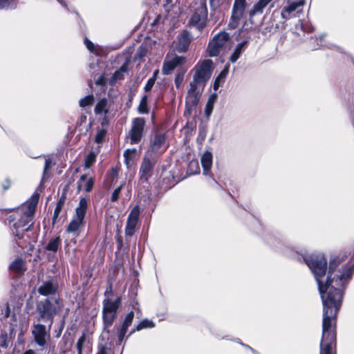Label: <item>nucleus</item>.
Returning a JSON list of instances; mask_svg holds the SVG:
<instances>
[{
  "label": "nucleus",
  "mask_w": 354,
  "mask_h": 354,
  "mask_svg": "<svg viewBox=\"0 0 354 354\" xmlns=\"http://www.w3.org/2000/svg\"><path fill=\"white\" fill-rule=\"evenodd\" d=\"M304 261L314 274L323 304L322 337L320 354H333L336 342V318L344 291L351 279L354 266H340L342 260L330 261L327 276L326 259L322 254L311 255Z\"/></svg>",
  "instance_id": "f257e3e1"
},
{
  "label": "nucleus",
  "mask_w": 354,
  "mask_h": 354,
  "mask_svg": "<svg viewBox=\"0 0 354 354\" xmlns=\"http://www.w3.org/2000/svg\"><path fill=\"white\" fill-rule=\"evenodd\" d=\"M38 200V194L32 195L29 201L23 204L13 215L10 216L11 220L15 221L13 224L15 231L12 233L19 239L24 238L25 232L29 231L32 225L31 223L24 229L26 225L32 222Z\"/></svg>",
  "instance_id": "f03ea898"
},
{
  "label": "nucleus",
  "mask_w": 354,
  "mask_h": 354,
  "mask_svg": "<svg viewBox=\"0 0 354 354\" xmlns=\"http://www.w3.org/2000/svg\"><path fill=\"white\" fill-rule=\"evenodd\" d=\"M63 304L59 296L47 297L37 304L39 314L38 320L49 322V329L53 322V318L58 315L63 308Z\"/></svg>",
  "instance_id": "7ed1b4c3"
},
{
  "label": "nucleus",
  "mask_w": 354,
  "mask_h": 354,
  "mask_svg": "<svg viewBox=\"0 0 354 354\" xmlns=\"http://www.w3.org/2000/svg\"><path fill=\"white\" fill-rule=\"evenodd\" d=\"M87 210V200L84 198L80 199L75 209V215L69 223L66 231L68 233L76 234L79 229L84 225V217Z\"/></svg>",
  "instance_id": "20e7f679"
},
{
  "label": "nucleus",
  "mask_w": 354,
  "mask_h": 354,
  "mask_svg": "<svg viewBox=\"0 0 354 354\" xmlns=\"http://www.w3.org/2000/svg\"><path fill=\"white\" fill-rule=\"evenodd\" d=\"M212 64V62L211 60L206 59L196 66L195 75L193 80L191 82L193 86L196 84L203 86V84L211 76Z\"/></svg>",
  "instance_id": "39448f33"
},
{
  "label": "nucleus",
  "mask_w": 354,
  "mask_h": 354,
  "mask_svg": "<svg viewBox=\"0 0 354 354\" xmlns=\"http://www.w3.org/2000/svg\"><path fill=\"white\" fill-rule=\"evenodd\" d=\"M194 12L190 19L189 23L192 26L196 27L199 30L205 26L207 19V8L206 3L200 1L196 4Z\"/></svg>",
  "instance_id": "423d86ee"
},
{
  "label": "nucleus",
  "mask_w": 354,
  "mask_h": 354,
  "mask_svg": "<svg viewBox=\"0 0 354 354\" xmlns=\"http://www.w3.org/2000/svg\"><path fill=\"white\" fill-rule=\"evenodd\" d=\"M229 41V35L225 32H221L216 35L209 43L208 52L211 57L217 56L225 48Z\"/></svg>",
  "instance_id": "0eeeda50"
},
{
  "label": "nucleus",
  "mask_w": 354,
  "mask_h": 354,
  "mask_svg": "<svg viewBox=\"0 0 354 354\" xmlns=\"http://www.w3.org/2000/svg\"><path fill=\"white\" fill-rule=\"evenodd\" d=\"M32 334L35 342L41 348H44L50 338V335L46 326L39 323L34 324L32 329Z\"/></svg>",
  "instance_id": "6e6552de"
},
{
  "label": "nucleus",
  "mask_w": 354,
  "mask_h": 354,
  "mask_svg": "<svg viewBox=\"0 0 354 354\" xmlns=\"http://www.w3.org/2000/svg\"><path fill=\"white\" fill-rule=\"evenodd\" d=\"M246 8V0H234L232 16L229 26L234 29L239 25V21L243 17Z\"/></svg>",
  "instance_id": "1a4fd4ad"
},
{
  "label": "nucleus",
  "mask_w": 354,
  "mask_h": 354,
  "mask_svg": "<svg viewBox=\"0 0 354 354\" xmlns=\"http://www.w3.org/2000/svg\"><path fill=\"white\" fill-rule=\"evenodd\" d=\"M156 161L153 158L145 156L139 170V178L142 183H147L151 176Z\"/></svg>",
  "instance_id": "9d476101"
},
{
  "label": "nucleus",
  "mask_w": 354,
  "mask_h": 354,
  "mask_svg": "<svg viewBox=\"0 0 354 354\" xmlns=\"http://www.w3.org/2000/svg\"><path fill=\"white\" fill-rule=\"evenodd\" d=\"M145 121L142 118H135L132 122L131 129L129 133L131 145L139 142L142 138Z\"/></svg>",
  "instance_id": "9b49d317"
},
{
  "label": "nucleus",
  "mask_w": 354,
  "mask_h": 354,
  "mask_svg": "<svg viewBox=\"0 0 354 354\" xmlns=\"http://www.w3.org/2000/svg\"><path fill=\"white\" fill-rule=\"evenodd\" d=\"M202 87L196 84L193 86L192 83L190 82V88L188 90L186 97V106L189 110H192L197 105L202 91Z\"/></svg>",
  "instance_id": "f8f14e48"
},
{
  "label": "nucleus",
  "mask_w": 354,
  "mask_h": 354,
  "mask_svg": "<svg viewBox=\"0 0 354 354\" xmlns=\"http://www.w3.org/2000/svg\"><path fill=\"white\" fill-rule=\"evenodd\" d=\"M140 208L138 205L133 207L129 213L125 227V234L131 236L134 234L135 227L138 221Z\"/></svg>",
  "instance_id": "ddd939ff"
},
{
  "label": "nucleus",
  "mask_w": 354,
  "mask_h": 354,
  "mask_svg": "<svg viewBox=\"0 0 354 354\" xmlns=\"http://www.w3.org/2000/svg\"><path fill=\"white\" fill-rule=\"evenodd\" d=\"M304 0H299L297 1H288L287 5L283 8L281 11V17L283 19L287 20L294 16V12H301V8L304 5Z\"/></svg>",
  "instance_id": "4468645a"
},
{
  "label": "nucleus",
  "mask_w": 354,
  "mask_h": 354,
  "mask_svg": "<svg viewBox=\"0 0 354 354\" xmlns=\"http://www.w3.org/2000/svg\"><path fill=\"white\" fill-rule=\"evenodd\" d=\"M185 61V57L175 55L171 58L167 57L165 60L162 68L164 75H168L176 67L183 64Z\"/></svg>",
  "instance_id": "2eb2a0df"
},
{
  "label": "nucleus",
  "mask_w": 354,
  "mask_h": 354,
  "mask_svg": "<svg viewBox=\"0 0 354 354\" xmlns=\"http://www.w3.org/2000/svg\"><path fill=\"white\" fill-rule=\"evenodd\" d=\"M134 317V313L133 311L129 312L125 317L122 325L118 328V343L120 344L127 333L128 328L131 325Z\"/></svg>",
  "instance_id": "dca6fc26"
},
{
  "label": "nucleus",
  "mask_w": 354,
  "mask_h": 354,
  "mask_svg": "<svg viewBox=\"0 0 354 354\" xmlns=\"http://www.w3.org/2000/svg\"><path fill=\"white\" fill-rule=\"evenodd\" d=\"M167 147L165 136L163 134H158L152 141L151 148L153 152H163Z\"/></svg>",
  "instance_id": "f3484780"
},
{
  "label": "nucleus",
  "mask_w": 354,
  "mask_h": 354,
  "mask_svg": "<svg viewBox=\"0 0 354 354\" xmlns=\"http://www.w3.org/2000/svg\"><path fill=\"white\" fill-rule=\"evenodd\" d=\"M38 292L48 297L58 296L57 295V286L50 281L44 282L38 288Z\"/></svg>",
  "instance_id": "a211bd4d"
},
{
  "label": "nucleus",
  "mask_w": 354,
  "mask_h": 354,
  "mask_svg": "<svg viewBox=\"0 0 354 354\" xmlns=\"http://www.w3.org/2000/svg\"><path fill=\"white\" fill-rule=\"evenodd\" d=\"M191 41V37L188 32L183 31L178 37L176 50L178 52H185Z\"/></svg>",
  "instance_id": "6ab92c4d"
},
{
  "label": "nucleus",
  "mask_w": 354,
  "mask_h": 354,
  "mask_svg": "<svg viewBox=\"0 0 354 354\" xmlns=\"http://www.w3.org/2000/svg\"><path fill=\"white\" fill-rule=\"evenodd\" d=\"M201 165L203 169V174L210 175V169L212 165V154L209 151H205L201 158Z\"/></svg>",
  "instance_id": "aec40b11"
},
{
  "label": "nucleus",
  "mask_w": 354,
  "mask_h": 354,
  "mask_svg": "<svg viewBox=\"0 0 354 354\" xmlns=\"http://www.w3.org/2000/svg\"><path fill=\"white\" fill-rule=\"evenodd\" d=\"M94 184V179L92 177H88L84 174L80 177L78 181V189L85 190L87 192L91 191Z\"/></svg>",
  "instance_id": "412c9836"
},
{
  "label": "nucleus",
  "mask_w": 354,
  "mask_h": 354,
  "mask_svg": "<svg viewBox=\"0 0 354 354\" xmlns=\"http://www.w3.org/2000/svg\"><path fill=\"white\" fill-rule=\"evenodd\" d=\"M120 298H117L115 301L106 299L103 301V310L105 312H111L117 313V310L120 305Z\"/></svg>",
  "instance_id": "4be33fe9"
},
{
  "label": "nucleus",
  "mask_w": 354,
  "mask_h": 354,
  "mask_svg": "<svg viewBox=\"0 0 354 354\" xmlns=\"http://www.w3.org/2000/svg\"><path fill=\"white\" fill-rule=\"evenodd\" d=\"M109 111L108 100L106 98L100 99L95 107L94 112L96 115H106Z\"/></svg>",
  "instance_id": "5701e85b"
},
{
  "label": "nucleus",
  "mask_w": 354,
  "mask_h": 354,
  "mask_svg": "<svg viewBox=\"0 0 354 354\" xmlns=\"http://www.w3.org/2000/svg\"><path fill=\"white\" fill-rule=\"evenodd\" d=\"M272 0H259L253 8L250 11V16L252 17L257 14L263 12L264 8L268 5Z\"/></svg>",
  "instance_id": "b1692460"
},
{
  "label": "nucleus",
  "mask_w": 354,
  "mask_h": 354,
  "mask_svg": "<svg viewBox=\"0 0 354 354\" xmlns=\"http://www.w3.org/2000/svg\"><path fill=\"white\" fill-rule=\"evenodd\" d=\"M248 44L247 41H244L241 43H239L234 50V52L230 57V60L231 62L234 63L239 58L241 54L244 50L246 45Z\"/></svg>",
  "instance_id": "393cba45"
},
{
  "label": "nucleus",
  "mask_w": 354,
  "mask_h": 354,
  "mask_svg": "<svg viewBox=\"0 0 354 354\" xmlns=\"http://www.w3.org/2000/svg\"><path fill=\"white\" fill-rule=\"evenodd\" d=\"M84 44L86 46L87 49L90 51V53L95 55L96 56H101L103 53V49L102 47L98 45L94 44L91 41L88 39H84Z\"/></svg>",
  "instance_id": "a878e982"
},
{
  "label": "nucleus",
  "mask_w": 354,
  "mask_h": 354,
  "mask_svg": "<svg viewBox=\"0 0 354 354\" xmlns=\"http://www.w3.org/2000/svg\"><path fill=\"white\" fill-rule=\"evenodd\" d=\"M10 270L15 272H23L26 270L25 261L21 259H16L9 266Z\"/></svg>",
  "instance_id": "bb28decb"
},
{
  "label": "nucleus",
  "mask_w": 354,
  "mask_h": 354,
  "mask_svg": "<svg viewBox=\"0 0 354 354\" xmlns=\"http://www.w3.org/2000/svg\"><path fill=\"white\" fill-rule=\"evenodd\" d=\"M136 149H128L124 152V162L128 168L131 167V165L133 164L136 159Z\"/></svg>",
  "instance_id": "cd10ccee"
},
{
  "label": "nucleus",
  "mask_w": 354,
  "mask_h": 354,
  "mask_svg": "<svg viewBox=\"0 0 354 354\" xmlns=\"http://www.w3.org/2000/svg\"><path fill=\"white\" fill-rule=\"evenodd\" d=\"M155 326V324L153 321L145 319L142 320L136 326V328L132 330L129 334V335H132L136 331H140L142 329L145 328H152Z\"/></svg>",
  "instance_id": "c85d7f7f"
},
{
  "label": "nucleus",
  "mask_w": 354,
  "mask_h": 354,
  "mask_svg": "<svg viewBox=\"0 0 354 354\" xmlns=\"http://www.w3.org/2000/svg\"><path fill=\"white\" fill-rule=\"evenodd\" d=\"M102 313H103V321H104V326L105 327L111 326L113 324L114 319L116 317L117 313H111V312H105V311H102Z\"/></svg>",
  "instance_id": "c756f323"
},
{
  "label": "nucleus",
  "mask_w": 354,
  "mask_h": 354,
  "mask_svg": "<svg viewBox=\"0 0 354 354\" xmlns=\"http://www.w3.org/2000/svg\"><path fill=\"white\" fill-rule=\"evenodd\" d=\"M128 62H126L121 67L117 70L112 76V80L116 82L123 78V74L127 71Z\"/></svg>",
  "instance_id": "7c9ffc66"
},
{
  "label": "nucleus",
  "mask_w": 354,
  "mask_h": 354,
  "mask_svg": "<svg viewBox=\"0 0 354 354\" xmlns=\"http://www.w3.org/2000/svg\"><path fill=\"white\" fill-rule=\"evenodd\" d=\"M217 100V95L216 93H212L209 95L208 100L205 106V113L207 116H209L213 110L214 104Z\"/></svg>",
  "instance_id": "2f4dec72"
},
{
  "label": "nucleus",
  "mask_w": 354,
  "mask_h": 354,
  "mask_svg": "<svg viewBox=\"0 0 354 354\" xmlns=\"http://www.w3.org/2000/svg\"><path fill=\"white\" fill-rule=\"evenodd\" d=\"M61 243V239L59 237H56L55 239H51L48 243L47 244L46 248V250L51 252H56L59 247Z\"/></svg>",
  "instance_id": "473e14b6"
},
{
  "label": "nucleus",
  "mask_w": 354,
  "mask_h": 354,
  "mask_svg": "<svg viewBox=\"0 0 354 354\" xmlns=\"http://www.w3.org/2000/svg\"><path fill=\"white\" fill-rule=\"evenodd\" d=\"M94 100L95 98L93 94L88 95L80 100L79 105L82 108H85L86 106H91L93 103Z\"/></svg>",
  "instance_id": "72a5a7b5"
},
{
  "label": "nucleus",
  "mask_w": 354,
  "mask_h": 354,
  "mask_svg": "<svg viewBox=\"0 0 354 354\" xmlns=\"http://www.w3.org/2000/svg\"><path fill=\"white\" fill-rule=\"evenodd\" d=\"M138 110V112L141 114L148 113L149 110H148V106H147V95H144L142 97V99L140 102Z\"/></svg>",
  "instance_id": "f704fd0d"
},
{
  "label": "nucleus",
  "mask_w": 354,
  "mask_h": 354,
  "mask_svg": "<svg viewBox=\"0 0 354 354\" xmlns=\"http://www.w3.org/2000/svg\"><path fill=\"white\" fill-rule=\"evenodd\" d=\"M96 153L93 151H91L85 158V167L89 168L91 165L95 161Z\"/></svg>",
  "instance_id": "c9c22d12"
},
{
  "label": "nucleus",
  "mask_w": 354,
  "mask_h": 354,
  "mask_svg": "<svg viewBox=\"0 0 354 354\" xmlns=\"http://www.w3.org/2000/svg\"><path fill=\"white\" fill-rule=\"evenodd\" d=\"M106 131L104 129L98 131L95 138V142L98 144L101 143L106 136Z\"/></svg>",
  "instance_id": "e433bc0d"
},
{
  "label": "nucleus",
  "mask_w": 354,
  "mask_h": 354,
  "mask_svg": "<svg viewBox=\"0 0 354 354\" xmlns=\"http://www.w3.org/2000/svg\"><path fill=\"white\" fill-rule=\"evenodd\" d=\"M124 183L121 184L118 187H117L113 192L111 196V201H116L118 199L120 193L122 189Z\"/></svg>",
  "instance_id": "4c0bfd02"
},
{
  "label": "nucleus",
  "mask_w": 354,
  "mask_h": 354,
  "mask_svg": "<svg viewBox=\"0 0 354 354\" xmlns=\"http://www.w3.org/2000/svg\"><path fill=\"white\" fill-rule=\"evenodd\" d=\"M84 342H85V337L84 335H82L78 339V341L77 342V348L78 354H82V347H83Z\"/></svg>",
  "instance_id": "58836bf2"
},
{
  "label": "nucleus",
  "mask_w": 354,
  "mask_h": 354,
  "mask_svg": "<svg viewBox=\"0 0 354 354\" xmlns=\"http://www.w3.org/2000/svg\"><path fill=\"white\" fill-rule=\"evenodd\" d=\"M15 0H0V8H4L12 6Z\"/></svg>",
  "instance_id": "ea45409f"
},
{
  "label": "nucleus",
  "mask_w": 354,
  "mask_h": 354,
  "mask_svg": "<svg viewBox=\"0 0 354 354\" xmlns=\"http://www.w3.org/2000/svg\"><path fill=\"white\" fill-rule=\"evenodd\" d=\"M281 252L284 255H286V256H288L290 257H295V252H293V250H292L291 249H290L288 248H283L281 249Z\"/></svg>",
  "instance_id": "a19ab883"
},
{
  "label": "nucleus",
  "mask_w": 354,
  "mask_h": 354,
  "mask_svg": "<svg viewBox=\"0 0 354 354\" xmlns=\"http://www.w3.org/2000/svg\"><path fill=\"white\" fill-rule=\"evenodd\" d=\"M155 80H153V78H149L145 86V89L146 91H149L151 89V88L153 86L154 84H155Z\"/></svg>",
  "instance_id": "79ce46f5"
},
{
  "label": "nucleus",
  "mask_w": 354,
  "mask_h": 354,
  "mask_svg": "<svg viewBox=\"0 0 354 354\" xmlns=\"http://www.w3.org/2000/svg\"><path fill=\"white\" fill-rule=\"evenodd\" d=\"M1 314L3 315L4 317H8L10 314V309L8 304H5L3 309L1 310Z\"/></svg>",
  "instance_id": "37998d69"
},
{
  "label": "nucleus",
  "mask_w": 354,
  "mask_h": 354,
  "mask_svg": "<svg viewBox=\"0 0 354 354\" xmlns=\"http://www.w3.org/2000/svg\"><path fill=\"white\" fill-rule=\"evenodd\" d=\"M229 71V66H225V68L219 73L218 79H225Z\"/></svg>",
  "instance_id": "c03bdc74"
},
{
  "label": "nucleus",
  "mask_w": 354,
  "mask_h": 354,
  "mask_svg": "<svg viewBox=\"0 0 354 354\" xmlns=\"http://www.w3.org/2000/svg\"><path fill=\"white\" fill-rule=\"evenodd\" d=\"M105 78L104 75H100L96 80L95 84L99 86H102L105 84Z\"/></svg>",
  "instance_id": "a18cd8bd"
},
{
  "label": "nucleus",
  "mask_w": 354,
  "mask_h": 354,
  "mask_svg": "<svg viewBox=\"0 0 354 354\" xmlns=\"http://www.w3.org/2000/svg\"><path fill=\"white\" fill-rule=\"evenodd\" d=\"M183 82V77H180V76H176V78H175V84L177 88H179L181 83Z\"/></svg>",
  "instance_id": "49530a36"
},
{
  "label": "nucleus",
  "mask_w": 354,
  "mask_h": 354,
  "mask_svg": "<svg viewBox=\"0 0 354 354\" xmlns=\"http://www.w3.org/2000/svg\"><path fill=\"white\" fill-rule=\"evenodd\" d=\"M11 185V182L9 180H6L2 185L3 189H8Z\"/></svg>",
  "instance_id": "de8ad7c7"
},
{
  "label": "nucleus",
  "mask_w": 354,
  "mask_h": 354,
  "mask_svg": "<svg viewBox=\"0 0 354 354\" xmlns=\"http://www.w3.org/2000/svg\"><path fill=\"white\" fill-rule=\"evenodd\" d=\"M61 207L59 205H58L54 212V217H57L60 212Z\"/></svg>",
  "instance_id": "09e8293b"
},
{
  "label": "nucleus",
  "mask_w": 354,
  "mask_h": 354,
  "mask_svg": "<svg viewBox=\"0 0 354 354\" xmlns=\"http://www.w3.org/2000/svg\"><path fill=\"white\" fill-rule=\"evenodd\" d=\"M159 73V70L158 69H156L153 73V76L151 77V78H153V80L156 81V79H157V76Z\"/></svg>",
  "instance_id": "8fccbe9b"
},
{
  "label": "nucleus",
  "mask_w": 354,
  "mask_h": 354,
  "mask_svg": "<svg viewBox=\"0 0 354 354\" xmlns=\"http://www.w3.org/2000/svg\"><path fill=\"white\" fill-rule=\"evenodd\" d=\"M50 167V161L49 160H46L45 161V168L44 170H47Z\"/></svg>",
  "instance_id": "3c124183"
},
{
  "label": "nucleus",
  "mask_w": 354,
  "mask_h": 354,
  "mask_svg": "<svg viewBox=\"0 0 354 354\" xmlns=\"http://www.w3.org/2000/svg\"><path fill=\"white\" fill-rule=\"evenodd\" d=\"M189 167H196L197 169H198V164L197 162L196 161H193V162H191L190 164H189Z\"/></svg>",
  "instance_id": "603ef678"
},
{
  "label": "nucleus",
  "mask_w": 354,
  "mask_h": 354,
  "mask_svg": "<svg viewBox=\"0 0 354 354\" xmlns=\"http://www.w3.org/2000/svg\"><path fill=\"white\" fill-rule=\"evenodd\" d=\"M219 85H220V83H218V82L215 81L214 84V90H217L218 88L219 87Z\"/></svg>",
  "instance_id": "864d4df0"
},
{
  "label": "nucleus",
  "mask_w": 354,
  "mask_h": 354,
  "mask_svg": "<svg viewBox=\"0 0 354 354\" xmlns=\"http://www.w3.org/2000/svg\"><path fill=\"white\" fill-rule=\"evenodd\" d=\"M24 354H36V353L33 350H28Z\"/></svg>",
  "instance_id": "5fc2aeb1"
},
{
  "label": "nucleus",
  "mask_w": 354,
  "mask_h": 354,
  "mask_svg": "<svg viewBox=\"0 0 354 354\" xmlns=\"http://www.w3.org/2000/svg\"><path fill=\"white\" fill-rule=\"evenodd\" d=\"M62 5L65 6V3L63 1V0H57Z\"/></svg>",
  "instance_id": "6e6d98bb"
},
{
  "label": "nucleus",
  "mask_w": 354,
  "mask_h": 354,
  "mask_svg": "<svg viewBox=\"0 0 354 354\" xmlns=\"http://www.w3.org/2000/svg\"><path fill=\"white\" fill-rule=\"evenodd\" d=\"M223 80V79H218V77H216V80H215V81H216V82H218V83H220V82H221V80Z\"/></svg>",
  "instance_id": "4d7b16f0"
},
{
  "label": "nucleus",
  "mask_w": 354,
  "mask_h": 354,
  "mask_svg": "<svg viewBox=\"0 0 354 354\" xmlns=\"http://www.w3.org/2000/svg\"><path fill=\"white\" fill-rule=\"evenodd\" d=\"M223 80V79H218V77H216V80H215V81H216V82H218V83H220V82H221V80Z\"/></svg>",
  "instance_id": "13d9d810"
},
{
  "label": "nucleus",
  "mask_w": 354,
  "mask_h": 354,
  "mask_svg": "<svg viewBox=\"0 0 354 354\" xmlns=\"http://www.w3.org/2000/svg\"><path fill=\"white\" fill-rule=\"evenodd\" d=\"M97 354H105V351H101L99 353H97Z\"/></svg>",
  "instance_id": "bf43d9fd"
},
{
  "label": "nucleus",
  "mask_w": 354,
  "mask_h": 354,
  "mask_svg": "<svg viewBox=\"0 0 354 354\" xmlns=\"http://www.w3.org/2000/svg\"><path fill=\"white\" fill-rule=\"evenodd\" d=\"M325 36L324 34H323L322 35L320 36V39H322V38Z\"/></svg>",
  "instance_id": "052dcab7"
},
{
  "label": "nucleus",
  "mask_w": 354,
  "mask_h": 354,
  "mask_svg": "<svg viewBox=\"0 0 354 354\" xmlns=\"http://www.w3.org/2000/svg\"><path fill=\"white\" fill-rule=\"evenodd\" d=\"M27 329H28V326H27V324H26V326H25L24 331H26V330H27Z\"/></svg>",
  "instance_id": "680f3d73"
},
{
  "label": "nucleus",
  "mask_w": 354,
  "mask_h": 354,
  "mask_svg": "<svg viewBox=\"0 0 354 354\" xmlns=\"http://www.w3.org/2000/svg\"><path fill=\"white\" fill-rule=\"evenodd\" d=\"M23 334H24V331H21V333H20V335H19V336H22V335H23Z\"/></svg>",
  "instance_id": "e2e57ef3"
},
{
  "label": "nucleus",
  "mask_w": 354,
  "mask_h": 354,
  "mask_svg": "<svg viewBox=\"0 0 354 354\" xmlns=\"http://www.w3.org/2000/svg\"><path fill=\"white\" fill-rule=\"evenodd\" d=\"M167 1L168 3H169V2H171V0H167Z\"/></svg>",
  "instance_id": "0e129e2a"
}]
</instances>
